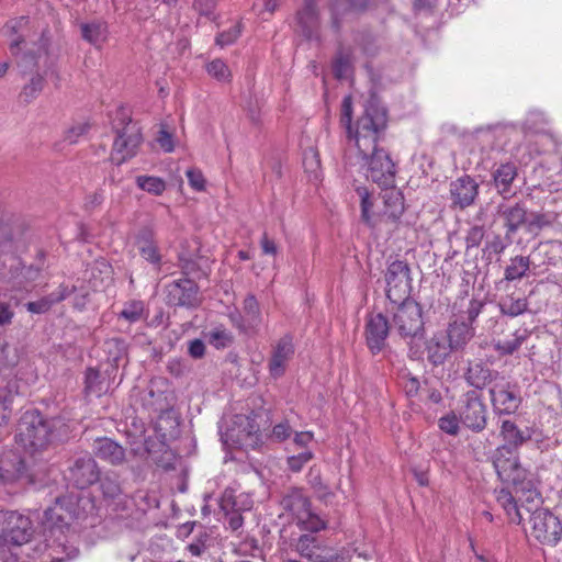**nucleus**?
I'll use <instances>...</instances> for the list:
<instances>
[{"mask_svg":"<svg viewBox=\"0 0 562 562\" xmlns=\"http://www.w3.org/2000/svg\"><path fill=\"white\" fill-rule=\"evenodd\" d=\"M530 256H515L510 258L509 263L505 268L504 279L506 281H516L522 279L528 271L532 270Z\"/></svg>","mask_w":562,"mask_h":562,"instance_id":"37","label":"nucleus"},{"mask_svg":"<svg viewBox=\"0 0 562 562\" xmlns=\"http://www.w3.org/2000/svg\"><path fill=\"white\" fill-rule=\"evenodd\" d=\"M501 310L503 314L509 316H518L527 310V301L525 299L509 297L502 302Z\"/></svg>","mask_w":562,"mask_h":562,"instance_id":"51","label":"nucleus"},{"mask_svg":"<svg viewBox=\"0 0 562 562\" xmlns=\"http://www.w3.org/2000/svg\"><path fill=\"white\" fill-rule=\"evenodd\" d=\"M44 87V78L40 75H35L31 78L30 82L23 88L22 95L25 101L34 99L42 91Z\"/></svg>","mask_w":562,"mask_h":562,"instance_id":"55","label":"nucleus"},{"mask_svg":"<svg viewBox=\"0 0 562 562\" xmlns=\"http://www.w3.org/2000/svg\"><path fill=\"white\" fill-rule=\"evenodd\" d=\"M244 315L232 314L231 319L241 331L248 333L258 329L261 324V312L255 295L249 294L243 303Z\"/></svg>","mask_w":562,"mask_h":562,"instance_id":"22","label":"nucleus"},{"mask_svg":"<svg viewBox=\"0 0 562 562\" xmlns=\"http://www.w3.org/2000/svg\"><path fill=\"white\" fill-rule=\"evenodd\" d=\"M467 382L475 389L482 390L487 383L497 379V372H493L482 362L470 363L465 375Z\"/></svg>","mask_w":562,"mask_h":562,"instance_id":"32","label":"nucleus"},{"mask_svg":"<svg viewBox=\"0 0 562 562\" xmlns=\"http://www.w3.org/2000/svg\"><path fill=\"white\" fill-rule=\"evenodd\" d=\"M352 99L350 95H346L341 103L340 122L346 128L348 134V147L352 146V137L355 136L356 128H352Z\"/></svg>","mask_w":562,"mask_h":562,"instance_id":"45","label":"nucleus"},{"mask_svg":"<svg viewBox=\"0 0 562 562\" xmlns=\"http://www.w3.org/2000/svg\"><path fill=\"white\" fill-rule=\"evenodd\" d=\"M167 299L175 306L195 307L200 303L198 285L189 279L173 281L167 286Z\"/></svg>","mask_w":562,"mask_h":562,"instance_id":"18","label":"nucleus"},{"mask_svg":"<svg viewBox=\"0 0 562 562\" xmlns=\"http://www.w3.org/2000/svg\"><path fill=\"white\" fill-rule=\"evenodd\" d=\"M112 128L116 136L113 142L111 159L116 165L136 156L143 143L140 127L131 117L130 109L117 106L111 114Z\"/></svg>","mask_w":562,"mask_h":562,"instance_id":"3","label":"nucleus"},{"mask_svg":"<svg viewBox=\"0 0 562 562\" xmlns=\"http://www.w3.org/2000/svg\"><path fill=\"white\" fill-rule=\"evenodd\" d=\"M209 341L217 349L225 348L232 342V335L224 327H215L207 334Z\"/></svg>","mask_w":562,"mask_h":562,"instance_id":"49","label":"nucleus"},{"mask_svg":"<svg viewBox=\"0 0 562 562\" xmlns=\"http://www.w3.org/2000/svg\"><path fill=\"white\" fill-rule=\"evenodd\" d=\"M297 20L303 27H310L316 22V9L312 1H308L306 5L297 13Z\"/></svg>","mask_w":562,"mask_h":562,"instance_id":"56","label":"nucleus"},{"mask_svg":"<svg viewBox=\"0 0 562 562\" xmlns=\"http://www.w3.org/2000/svg\"><path fill=\"white\" fill-rule=\"evenodd\" d=\"M505 244L503 243L499 236L493 237L491 240H487L484 247V252L487 254L488 258L492 255L499 256L505 250Z\"/></svg>","mask_w":562,"mask_h":562,"instance_id":"64","label":"nucleus"},{"mask_svg":"<svg viewBox=\"0 0 562 562\" xmlns=\"http://www.w3.org/2000/svg\"><path fill=\"white\" fill-rule=\"evenodd\" d=\"M492 404L501 414H512L520 405V397L504 378L495 380L490 389Z\"/></svg>","mask_w":562,"mask_h":562,"instance_id":"16","label":"nucleus"},{"mask_svg":"<svg viewBox=\"0 0 562 562\" xmlns=\"http://www.w3.org/2000/svg\"><path fill=\"white\" fill-rule=\"evenodd\" d=\"M164 384H166V381L164 379H155L150 381L148 395L150 397H156L153 402H150V405L155 406V409H162L165 406L164 401L166 400V397L164 395V392L159 390V386Z\"/></svg>","mask_w":562,"mask_h":562,"instance_id":"53","label":"nucleus"},{"mask_svg":"<svg viewBox=\"0 0 562 562\" xmlns=\"http://www.w3.org/2000/svg\"><path fill=\"white\" fill-rule=\"evenodd\" d=\"M497 503L504 508L510 522L520 524L522 521V514L516 498L505 488L497 492Z\"/></svg>","mask_w":562,"mask_h":562,"instance_id":"39","label":"nucleus"},{"mask_svg":"<svg viewBox=\"0 0 562 562\" xmlns=\"http://www.w3.org/2000/svg\"><path fill=\"white\" fill-rule=\"evenodd\" d=\"M66 498H57L53 507L45 510V518L50 522L49 539L44 544V550L48 551L50 562H65L77 557L78 549L70 544L64 528L68 529V521L74 517V512L65 507Z\"/></svg>","mask_w":562,"mask_h":562,"instance_id":"2","label":"nucleus"},{"mask_svg":"<svg viewBox=\"0 0 562 562\" xmlns=\"http://www.w3.org/2000/svg\"><path fill=\"white\" fill-rule=\"evenodd\" d=\"M81 35L85 41L95 48H102L109 38V27L105 22L92 21L81 24Z\"/></svg>","mask_w":562,"mask_h":562,"instance_id":"31","label":"nucleus"},{"mask_svg":"<svg viewBox=\"0 0 562 562\" xmlns=\"http://www.w3.org/2000/svg\"><path fill=\"white\" fill-rule=\"evenodd\" d=\"M460 418L453 412H450L439 418L438 426L443 432L456 436L460 430Z\"/></svg>","mask_w":562,"mask_h":562,"instance_id":"52","label":"nucleus"},{"mask_svg":"<svg viewBox=\"0 0 562 562\" xmlns=\"http://www.w3.org/2000/svg\"><path fill=\"white\" fill-rule=\"evenodd\" d=\"M281 506L292 516L293 521L301 530L318 532L327 526L326 521L312 510L310 501L301 490H293L286 494Z\"/></svg>","mask_w":562,"mask_h":562,"instance_id":"6","label":"nucleus"},{"mask_svg":"<svg viewBox=\"0 0 562 562\" xmlns=\"http://www.w3.org/2000/svg\"><path fill=\"white\" fill-rule=\"evenodd\" d=\"M514 488L518 502H520V509L525 508L531 514L535 509H539L538 506L541 502V497L530 480L526 479L524 483H520L518 486H514Z\"/></svg>","mask_w":562,"mask_h":562,"instance_id":"34","label":"nucleus"},{"mask_svg":"<svg viewBox=\"0 0 562 562\" xmlns=\"http://www.w3.org/2000/svg\"><path fill=\"white\" fill-rule=\"evenodd\" d=\"M356 192L360 200L361 218L369 226H375L381 222V211L376 206V201L368 188L359 186Z\"/></svg>","mask_w":562,"mask_h":562,"instance_id":"29","label":"nucleus"},{"mask_svg":"<svg viewBox=\"0 0 562 562\" xmlns=\"http://www.w3.org/2000/svg\"><path fill=\"white\" fill-rule=\"evenodd\" d=\"M89 124L88 123H77L72 126H70L64 135V140L68 144H76L79 138L83 135H86L89 131Z\"/></svg>","mask_w":562,"mask_h":562,"instance_id":"58","label":"nucleus"},{"mask_svg":"<svg viewBox=\"0 0 562 562\" xmlns=\"http://www.w3.org/2000/svg\"><path fill=\"white\" fill-rule=\"evenodd\" d=\"M442 331L446 333L453 352L463 350L475 335V329L465 322H452Z\"/></svg>","mask_w":562,"mask_h":562,"instance_id":"27","label":"nucleus"},{"mask_svg":"<svg viewBox=\"0 0 562 562\" xmlns=\"http://www.w3.org/2000/svg\"><path fill=\"white\" fill-rule=\"evenodd\" d=\"M190 187L195 191L205 190V178L200 169L191 168L186 171Z\"/></svg>","mask_w":562,"mask_h":562,"instance_id":"60","label":"nucleus"},{"mask_svg":"<svg viewBox=\"0 0 562 562\" xmlns=\"http://www.w3.org/2000/svg\"><path fill=\"white\" fill-rule=\"evenodd\" d=\"M294 355L293 337L285 335L281 337L272 347L269 361V372L273 378H280L284 374L289 361Z\"/></svg>","mask_w":562,"mask_h":562,"instance_id":"21","label":"nucleus"},{"mask_svg":"<svg viewBox=\"0 0 562 562\" xmlns=\"http://www.w3.org/2000/svg\"><path fill=\"white\" fill-rule=\"evenodd\" d=\"M303 167L311 180H318L321 177V160L316 149L308 148L303 155Z\"/></svg>","mask_w":562,"mask_h":562,"instance_id":"44","label":"nucleus"},{"mask_svg":"<svg viewBox=\"0 0 562 562\" xmlns=\"http://www.w3.org/2000/svg\"><path fill=\"white\" fill-rule=\"evenodd\" d=\"M493 463L498 477L504 483L518 486L527 479V471L520 465L515 449L508 446L496 449Z\"/></svg>","mask_w":562,"mask_h":562,"instance_id":"9","label":"nucleus"},{"mask_svg":"<svg viewBox=\"0 0 562 562\" xmlns=\"http://www.w3.org/2000/svg\"><path fill=\"white\" fill-rule=\"evenodd\" d=\"M517 177V167L513 162L498 166L493 172L494 186L502 195L510 193L513 181Z\"/></svg>","mask_w":562,"mask_h":562,"instance_id":"35","label":"nucleus"},{"mask_svg":"<svg viewBox=\"0 0 562 562\" xmlns=\"http://www.w3.org/2000/svg\"><path fill=\"white\" fill-rule=\"evenodd\" d=\"M460 409L462 424L475 431H482L486 426V406L477 391H469L464 394Z\"/></svg>","mask_w":562,"mask_h":562,"instance_id":"15","label":"nucleus"},{"mask_svg":"<svg viewBox=\"0 0 562 562\" xmlns=\"http://www.w3.org/2000/svg\"><path fill=\"white\" fill-rule=\"evenodd\" d=\"M514 132V128L505 125H493L475 130V138L481 144H491L492 149L502 150L505 146V138Z\"/></svg>","mask_w":562,"mask_h":562,"instance_id":"28","label":"nucleus"},{"mask_svg":"<svg viewBox=\"0 0 562 562\" xmlns=\"http://www.w3.org/2000/svg\"><path fill=\"white\" fill-rule=\"evenodd\" d=\"M3 524L0 533L2 546H22L29 542L32 536V524L29 517L16 512H5L0 515Z\"/></svg>","mask_w":562,"mask_h":562,"instance_id":"8","label":"nucleus"},{"mask_svg":"<svg viewBox=\"0 0 562 562\" xmlns=\"http://www.w3.org/2000/svg\"><path fill=\"white\" fill-rule=\"evenodd\" d=\"M93 452L95 457L113 465L122 464L125 461L124 448L106 437L94 440Z\"/></svg>","mask_w":562,"mask_h":562,"instance_id":"26","label":"nucleus"},{"mask_svg":"<svg viewBox=\"0 0 562 562\" xmlns=\"http://www.w3.org/2000/svg\"><path fill=\"white\" fill-rule=\"evenodd\" d=\"M99 469L95 461L83 456L75 460L69 468L68 480L78 488H86L99 480Z\"/></svg>","mask_w":562,"mask_h":562,"instance_id":"20","label":"nucleus"},{"mask_svg":"<svg viewBox=\"0 0 562 562\" xmlns=\"http://www.w3.org/2000/svg\"><path fill=\"white\" fill-rule=\"evenodd\" d=\"M529 256L532 260L533 274L541 273L550 266L558 267L562 263V243H540Z\"/></svg>","mask_w":562,"mask_h":562,"instance_id":"17","label":"nucleus"},{"mask_svg":"<svg viewBox=\"0 0 562 562\" xmlns=\"http://www.w3.org/2000/svg\"><path fill=\"white\" fill-rule=\"evenodd\" d=\"M29 24L26 16H20L9 21L4 25V32L10 37V50L12 54H18L20 50V44L23 42L19 32L24 30Z\"/></svg>","mask_w":562,"mask_h":562,"instance_id":"40","label":"nucleus"},{"mask_svg":"<svg viewBox=\"0 0 562 562\" xmlns=\"http://www.w3.org/2000/svg\"><path fill=\"white\" fill-rule=\"evenodd\" d=\"M479 194V184L470 176H463L450 183L452 203L460 209L472 205Z\"/></svg>","mask_w":562,"mask_h":562,"instance_id":"23","label":"nucleus"},{"mask_svg":"<svg viewBox=\"0 0 562 562\" xmlns=\"http://www.w3.org/2000/svg\"><path fill=\"white\" fill-rule=\"evenodd\" d=\"M136 184L140 190L154 195H161L166 190L165 180L155 176H138Z\"/></svg>","mask_w":562,"mask_h":562,"instance_id":"43","label":"nucleus"},{"mask_svg":"<svg viewBox=\"0 0 562 562\" xmlns=\"http://www.w3.org/2000/svg\"><path fill=\"white\" fill-rule=\"evenodd\" d=\"M145 304L139 300H131L124 303L122 311L119 313V319H124L130 324L137 323L146 318Z\"/></svg>","mask_w":562,"mask_h":562,"instance_id":"41","label":"nucleus"},{"mask_svg":"<svg viewBox=\"0 0 562 562\" xmlns=\"http://www.w3.org/2000/svg\"><path fill=\"white\" fill-rule=\"evenodd\" d=\"M381 221L397 222L405 211L404 196L396 188L386 189L382 194Z\"/></svg>","mask_w":562,"mask_h":562,"instance_id":"24","label":"nucleus"},{"mask_svg":"<svg viewBox=\"0 0 562 562\" xmlns=\"http://www.w3.org/2000/svg\"><path fill=\"white\" fill-rule=\"evenodd\" d=\"M525 340L524 335H518L517 333L512 337L504 340H499L496 344V349L504 355H510L516 351Z\"/></svg>","mask_w":562,"mask_h":562,"instance_id":"54","label":"nucleus"},{"mask_svg":"<svg viewBox=\"0 0 562 562\" xmlns=\"http://www.w3.org/2000/svg\"><path fill=\"white\" fill-rule=\"evenodd\" d=\"M498 215L503 218L504 225L509 233L516 232L528 222L526 209L519 203L501 204L498 206Z\"/></svg>","mask_w":562,"mask_h":562,"instance_id":"30","label":"nucleus"},{"mask_svg":"<svg viewBox=\"0 0 562 562\" xmlns=\"http://www.w3.org/2000/svg\"><path fill=\"white\" fill-rule=\"evenodd\" d=\"M241 34V26L239 23L231 26L227 31L222 32L216 37V44L224 47L233 44Z\"/></svg>","mask_w":562,"mask_h":562,"instance_id":"57","label":"nucleus"},{"mask_svg":"<svg viewBox=\"0 0 562 562\" xmlns=\"http://www.w3.org/2000/svg\"><path fill=\"white\" fill-rule=\"evenodd\" d=\"M558 214L555 212H541L533 213L529 216L527 225L529 232H533L535 229H542L552 225L557 221Z\"/></svg>","mask_w":562,"mask_h":562,"instance_id":"46","label":"nucleus"},{"mask_svg":"<svg viewBox=\"0 0 562 562\" xmlns=\"http://www.w3.org/2000/svg\"><path fill=\"white\" fill-rule=\"evenodd\" d=\"M386 295L393 303L408 300L411 294V278L407 263L395 260L387 266L385 272Z\"/></svg>","mask_w":562,"mask_h":562,"instance_id":"11","label":"nucleus"},{"mask_svg":"<svg viewBox=\"0 0 562 562\" xmlns=\"http://www.w3.org/2000/svg\"><path fill=\"white\" fill-rule=\"evenodd\" d=\"M501 435L506 441V446L513 449L521 445L526 439L524 432L510 420H504L502 423Z\"/></svg>","mask_w":562,"mask_h":562,"instance_id":"42","label":"nucleus"},{"mask_svg":"<svg viewBox=\"0 0 562 562\" xmlns=\"http://www.w3.org/2000/svg\"><path fill=\"white\" fill-rule=\"evenodd\" d=\"M485 232L482 226H473L468 231L465 236L467 248H474L480 246L484 238Z\"/></svg>","mask_w":562,"mask_h":562,"instance_id":"62","label":"nucleus"},{"mask_svg":"<svg viewBox=\"0 0 562 562\" xmlns=\"http://www.w3.org/2000/svg\"><path fill=\"white\" fill-rule=\"evenodd\" d=\"M100 488L109 505L113 504L115 509L124 508L127 496L123 493L116 479L105 476L101 480Z\"/></svg>","mask_w":562,"mask_h":562,"instance_id":"33","label":"nucleus"},{"mask_svg":"<svg viewBox=\"0 0 562 562\" xmlns=\"http://www.w3.org/2000/svg\"><path fill=\"white\" fill-rule=\"evenodd\" d=\"M295 551L311 562H349L351 555L346 549L333 551L321 549L315 537L301 535L294 544Z\"/></svg>","mask_w":562,"mask_h":562,"instance_id":"12","label":"nucleus"},{"mask_svg":"<svg viewBox=\"0 0 562 562\" xmlns=\"http://www.w3.org/2000/svg\"><path fill=\"white\" fill-rule=\"evenodd\" d=\"M531 533L542 543L555 544L562 533L561 522L546 508L535 509L530 517Z\"/></svg>","mask_w":562,"mask_h":562,"instance_id":"13","label":"nucleus"},{"mask_svg":"<svg viewBox=\"0 0 562 562\" xmlns=\"http://www.w3.org/2000/svg\"><path fill=\"white\" fill-rule=\"evenodd\" d=\"M252 498L250 495L240 493L239 495H234L232 490H226L223 494L221 506L224 510L232 509L233 512H245L249 510L252 507Z\"/></svg>","mask_w":562,"mask_h":562,"instance_id":"38","label":"nucleus"},{"mask_svg":"<svg viewBox=\"0 0 562 562\" xmlns=\"http://www.w3.org/2000/svg\"><path fill=\"white\" fill-rule=\"evenodd\" d=\"M206 72L220 82H229L232 72L222 59H214L206 65Z\"/></svg>","mask_w":562,"mask_h":562,"instance_id":"47","label":"nucleus"},{"mask_svg":"<svg viewBox=\"0 0 562 562\" xmlns=\"http://www.w3.org/2000/svg\"><path fill=\"white\" fill-rule=\"evenodd\" d=\"M452 352L451 345L442 330L436 331L426 342L427 359L434 366L443 364Z\"/></svg>","mask_w":562,"mask_h":562,"instance_id":"25","label":"nucleus"},{"mask_svg":"<svg viewBox=\"0 0 562 562\" xmlns=\"http://www.w3.org/2000/svg\"><path fill=\"white\" fill-rule=\"evenodd\" d=\"M390 333L387 318L381 313L371 315L366 324L367 346L373 355L381 352L386 346Z\"/></svg>","mask_w":562,"mask_h":562,"instance_id":"19","label":"nucleus"},{"mask_svg":"<svg viewBox=\"0 0 562 562\" xmlns=\"http://www.w3.org/2000/svg\"><path fill=\"white\" fill-rule=\"evenodd\" d=\"M0 482L29 485L35 483L36 479L18 453L9 452L0 457Z\"/></svg>","mask_w":562,"mask_h":562,"instance_id":"14","label":"nucleus"},{"mask_svg":"<svg viewBox=\"0 0 562 562\" xmlns=\"http://www.w3.org/2000/svg\"><path fill=\"white\" fill-rule=\"evenodd\" d=\"M137 247L140 256L148 262L158 266L161 261V256L158 251V247L154 241V235L151 231H143L137 236Z\"/></svg>","mask_w":562,"mask_h":562,"instance_id":"36","label":"nucleus"},{"mask_svg":"<svg viewBox=\"0 0 562 562\" xmlns=\"http://www.w3.org/2000/svg\"><path fill=\"white\" fill-rule=\"evenodd\" d=\"M532 440L536 442L537 447L541 451H548L552 448H554L559 440L557 438L550 437L548 435H543L541 432H535Z\"/></svg>","mask_w":562,"mask_h":562,"instance_id":"63","label":"nucleus"},{"mask_svg":"<svg viewBox=\"0 0 562 562\" xmlns=\"http://www.w3.org/2000/svg\"><path fill=\"white\" fill-rule=\"evenodd\" d=\"M100 384V373L93 368H89L86 371V391L91 394L100 395L102 387Z\"/></svg>","mask_w":562,"mask_h":562,"instance_id":"59","label":"nucleus"},{"mask_svg":"<svg viewBox=\"0 0 562 562\" xmlns=\"http://www.w3.org/2000/svg\"><path fill=\"white\" fill-rule=\"evenodd\" d=\"M393 327L402 337H416L424 329L420 305L409 299L401 301L393 315Z\"/></svg>","mask_w":562,"mask_h":562,"instance_id":"10","label":"nucleus"},{"mask_svg":"<svg viewBox=\"0 0 562 562\" xmlns=\"http://www.w3.org/2000/svg\"><path fill=\"white\" fill-rule=\"evenodd\" d=\"M60 425V419L45 420L37 411H26L18 425L16 442L29 451L43 449L50 442L63 439L64 434L56 432Z\"/></svg>","mask_w":562,"mask_h":562,"instance_id":"4","label":"nucleus"},{"mask_svg":"<svg viewBox=\"0 0 562 562\" xmlns=\"http://www.w3.org/2000/svg\"><path fill=\"white\" fill-rule=\"evenodd\" d=\"M334 74L338 79L347 78L350 74V60L348 56L339 55L334 61Z\"/></svg>","mask_w":562,"mask_h":562,"instance_id":"61","label":"nucleus"},{"mask_svg":"<svg viewBox=\"0 0 562 562\" xmlns=\"http://www.w3.org/2000/svg\"><path fill=\"white\" fill-rule=\"evenodd\" d=\"M314 458V452L311 449L302 450L286 460L288 467L292 472H300L303 467Z\"/></svg>","mask_w":562,"mask_h":562,"instance_id":"50","label":"nucleus"},{"mask_svg":"<svg viewBox=\"0 0 562 562\" xmlns=\"http://www.w3.org/2000/svg\"><path fill=\"white\" fill-rule=\"evenodd\" d=\"M37 276V269L25 267L19 259L10 258L7 270L0 271V296H7L9 292L29 291Z\"/></svg>","mask_w":562,"mask_h":562,"instance_id":"7","label":"nucleus"},{"mask_svg":"<svg viewBox=\"0 0 562 562\" xmlns=\"http://www.w3.org/2000/svg\"><path fill=\"white\" fill-rule=\"evenodd\" d=\"M65 297H66L65 291H63L58 295L50 294L49 296L41 299L38 301L29 302L26 304V308L31 313L42 314V313L47 312L53 304L64 300Z\"/></svg>","mask_w":562,"mask_h":562,"instance_id":"48","label":"nucleus"},{"mask_svg":"<svg viewBox=\"0 0 562 562\" xmlns=\"http://www.w3.org/2000/svg\"><path fill=\"white\" fill-rule=\"evenodd\" d=\"M257 415L237 414L224 418L220 425V436L224 446L232 448L256 449L262 442Z\"/></svg>","mask_w":562,"mask_h":562,"instance_id":"5","label":"nucleus"},{"mask_svg":"<svg viewBox=\"0 0 562 562\" xmlns=\"http://www.w3.org/2000/svg\"><path fill=\"white\" fill-rule=\"evenodd\" d=\"M386 127V111L375 98H371L364 112L358 119L352 146L346 153V162L372 182L392 186L395 178V165L389 153L378 146Z\"/></svg>","mask_w":562,"mask_h":562,"instance_id":"1","label":"nucleus"}]
</instances>
